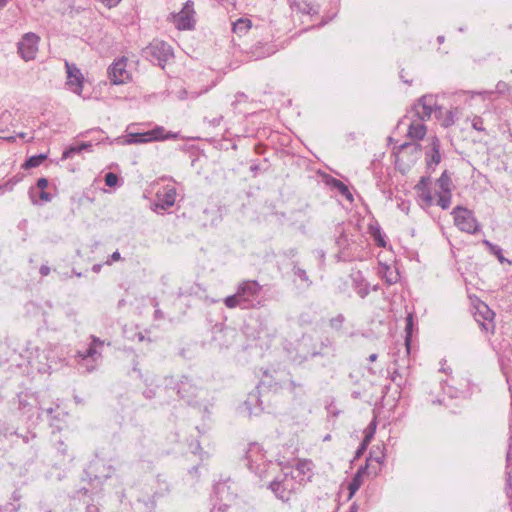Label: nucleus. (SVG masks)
<instances>
[{
  "instance_id": "obj_1",
  "label": "nucleus",
  "mask_w": 512,
  "mask_h": 512,
  "mask_svg": "<svg viewBox=\"0 0 512 512\" xmlns=\"http://www.w3.org/2000/svg\"><path fill=\"white\" fill-rule=\"evenodd\" d=\"M179 133L166 131L163 126H155L146 132L129 133L127 135V144H145L155 141H164L178 138Z\"/></svg>"
},
{
  "instance_id": "obj_2",
  "label": "nucleus",
  "mask_w": 512,
  "mask_h": 512,
  "mask_svg": "<svg viewBox=\"0 0 512 512\" xmlns=\"http://www.w3.org/2000/svg\"><path fill=\"white\" fill-rule=\"evenodd\" d=\"M144 57L161 68L173 57L172 47L162 40L155 39L143 49Z\"/></svg>"
},
{
  "instance_id": "obj_3",
  "label": "nucleus",
  "mask_w": 512,
  "mask_h": 512,
  "mask_svg": "<svg viewBox=\"0 0 512 512\" xmlns=\"http://www.w3.org/2000/svg\"><path fill=\"white\" fill-rule=\"evenodd\" d=\"M452 215L454 216V224L462 231L468 234H475L481 229L480 223L477 221L474 213L466 207L456 206Z\"/></svg>"
},
{
  "instance_id": "obj_4",
  "label": "nucleus",
  "mask_w": 512,
  "mask_h": 512,
  "mask_svg": "<svg viewBox=\"0 0 512 512\" xmlns=\"http://www.w3.org/2000/svg\"><path fill=\"white\" fill-rule=\"evenodd\" d=\"M436 109H439V113H441L440 108L437 107L435 96L432 94L423 95L418 99L417 103L412 106L411 110L407 112L404 119L415 117L418 118V120L426 121L430 119L432 112Z\"/></svg>"
},
{
  "instance_id": "obj_5",
  "label": "nucleus",
  "mask_w": 512,
  "mask_h": 512,
  "mask_svg": "<svg viewBox=\"0 0 512 512\" xmlns=\"http://www.w3.org/2000/svg\"><path fill=\"white\" fill-rule=\"evenodd\" d=\"M128 58L121 56L113 61L107 69V76L112 85H123L132 80L130 71L127 70Z\"/></svg>"
},
{
  "instance_id": "obj_6",
  "label": "nucleus",
  "mask_w": 512,
  "mask_h": 512,
  "mask_svg": "<svg viewBox=\"0 0 512 512\" xmlns=\"http://www.w3.org/2000/svg\"><path fill=\"white\" fill-rule=\"evenodd\" d=\"M194 2L187 0L180 12L173 14L176 27L179 30H191L195 26Z\"/></svg>"
},
{
  "instance_id": "obj_7",
  "label": "nucleus",
  "mask_w": 512,
  "mask_h": 512,
  "mask_svg": "<svg viewBox=\"0 0 512 512\" xmlns=\"http://www.w3.org/2000/svg\"><path fill=\"white\" fill-rule=\"evenodd\" d=\"M214 492L222 502L218 508L219 512H225L237 496L236 490L230 484V479L217 482L214 486Z\"/></svg>"
},
{
  "instance_id": "obj_8",
  "label": "nucleus",
  "mask_w": 512,
  "mask_h": 512,
  "mask_svg": "<svg viewBox=\"0 0 512 512\" xmlns=\"http://www.w3.org/2000/svg\"><path fill=\"white\" fill-rule=\"evenodd\" d=\"M39 37L32 32L23 35L18 43V53L25 60L29 61L35 58L38 51Z\"/></svg>"
},
{
  "instance_id": "obj_9",
  "label": "nucleus",
  "mask_w": 512,
  "mask_h": 512,
  "mask_svg": "<svg viewBox=\"0 0 512 512\" xmlns=\"http://www.w3.org/2000/svg\"><path fill=\"white\" fill-rule=\"evenodd\" d=\"M86 476L89 479V484L93 486L92 490L89 489V492L85 495L82 493L81 495V504H80V511L79 512H99V508L92 503L93 498L92 494L94 493L93 490L100 487L102 485V479L101 477L94 475L92 477V474L89 472V470L85 471Z\"/></svg>"
},
{
  "instance_id": "obj_10",
  "label": "nucleus",
  "mask_w": 512,
  "mask_h": 512,
  "mask_svg": "<svg viewBox=\"0 0 512 512\" xmlns=\"http://www.w3.org/2000/svg\"><path fill=\"white\" fill-rule=\"evenodd\" d=\"M87 492H89V488L81 487L64 500L62 504L55 506L53 509L46 510L45 512H79L81 495L82 493L86 495Z\"/></svg>"
},
{
  "instance_id": "obj_11",
  "label": "nucleus",
  "mask_w": 512,
  "mask_h": 512,
  "mask_svg": "<svg viewBox=\"0 0 512 512\" xmlns=\"http://www.w3.org/2000/svg\"><path fill=\"white\" fill-rule=\"evenodd\" d=\"M176 189L173 186H166L162 191L156 194V201L153 203L152 210L155 212L165 211L175 204Z\"/></svg>"
},
{
  "instance_id": "obj_12",
  "label": "nucleus",
  "mask_w": 512,
  "mask_h": 512,
  "mask_svg": "<svg viewBox=\"0 0 512 512\" xmlns=\"http://www.w3.org/2000/svg\"><path fill=\"white\" fill-rule=\"evenodd\" d=\"M261 289V285L256 280H246L238 286L237 291L241 294L242 301L248 304V308H251Z\"/></svg>"
},
{
  "instance_id": "obj_13",
  "label": "nucleus",
  "mask_w": 512,
  "mask_h": 512,
  "mask_svg": "<svg viewBox=\"0 0 512 512\" xmlns=\"http://www.w3.org/2000/svg\"><path fill=\"white\" fill-rule=\"evenodd\" d=\"M495 313L484 303L477 306L475 319L479 323L481 329L487 333H494L495 324L493 322Z\"/></svg>"
},
{
  "instance_id": "obj_14",
  "label": "nucleus",
  "mask_w": 512,
  "mask_h": 512,
  "mask_svg": "<svg viewBox=\"0 0 512 512\" xmlns=\"http://www.w3.org/2000/svg\"><path fill=\"white\" fill-rule=\"evenodd\" d=\"M67 72V85L75 93L80 94L83 89V75L80 69L73 63L65 62Z\"/></svg>"
},
{
  "instance_id": "obj_15",
  "label": "nucleus",
  "mask_w": 512,
  "mask_h": 512,
  "mask_svg": "<svg viewBox=\"0 0 512 512\" xmlns=\"http://www.w3.org/2000/svg\"><path fill=\"white\" fill-rule=\"evenodd\" d=\"M175 388L178 396L187 400V402H190L196 396L197 386L187 376H182Z\"/></svg>"
},
{
  "instance_id": "obj_16",
  "label": "nucleus",
  "mask_w": 512,
  "mask_h": 512,
  "mask_svg": "<svg viewBox=\"0 0 512 512\" xmlns=\"http://www.w3.org/2000/svg\"><path fill=\"white\" fill-rule=\"evenodd\" d=\"M406 121H409L408 124V133L407 136L414 140H421L425 137L427 132V127L423 123V120H418V118L411 117L410 119H404L400 121V123H405Z\"/></svg>"
},
{
  "instance_id": "obj_17",
  "label": "nucleus",
  "mask_w": 512,
  "mask_h": 512,
  "mask_svg": "<svg viewBox=\"0 0 512 512\" xmlns=\"http://www.w3.org/2000/svg\"><path fill=\"white\" fill-rule=\"evenodd\" d=\"M286 477V474L282 479L276 477L268 485V489H270L274 495L283 502L289 501L291 496V491L288 490L285 484Z\"/></svg>"
},
{
  "instance_id": "obj_18",
  "label": "nucleus",
  "mask_w": 512,
  "mask_h": 512,
  "mask_svg": "<svg viewBox=\"0 0 512 512\" xmlns=\"http://www.w3.org/2000/svg\"><path fill=\"white\" fill-rule=\"evenodd\" d=\"M246 464H256L264 461H268L263 452V448L258 443H250L245 452Z\"/></svg>"
},
{
  "instance_id": "obj_19",
  "label": "nucleus",
  "mask_w": 512,
  "mask_h": 512,
  "mask_svg": "<svg viewBox=\"0 0 512 512\" xmlns=\"http://www.w3.org/2000/svg\"><path fill=\"white\" fill-rule=\"evenodd\" d=\"M246 466L261 480L267 479L271 475V470H275V465L270 460L256 464H246Z\"/></svg>"
},
{
  "instance_id": "obj_20",
  "label": "nucleus",
  "mask_w": 512,
  "mask_h": 512,
  "mask_svg": "<svg viewBox=\"0 0 512 512\" xmlns=\"http://www.w3.org/2000/svg\"><path fill=\"white\" fill-rule=\"evenodd\" d=\"M431 153H426L427 168L430 169L432 165H437L441 161L440 154V140L437 136H433L430 141Z\"/></svg>"
},
{
  "instance_id": "obj_21",
  "label": "nucleus",
  "mask_w": 512,
  "mask_h": 512,
  "mask_svg": "<svg viewBox=\"0 0 512 512\" xmlns=\"http://www.w3.org/2000/svg\"><path fill=\"white\" fill-rule=\"evenodd\" d=\"M368 231L378 247L385 248L387 246V241L385 240V236L381 232V227L378 224V222L370 224Z\"/></svg>"
},
{
  "instance_id": "obj_22",
  "label": "nucleus",
  "mask_w": 512,
  "mask_h": 512,
  "mask_svg": "<svg viewBox=\"0 0 512 512\" xmlns=\"http://www.w3.org/2000/svg\"><path fill=\"white\" fill-rule=\"evenodd\" d=\"M327 184L332 188H335L342 196H344L347 200L352 201L353 196L349 191L348 187L340 180L330 177L327 181Z\"/></svg>"
},
{
  "instance_id": "obj_23",
  "label": "nucleus",
  "mask_w": 512,
  "mask_h": 512,
  "mask_svg": "<svg viewBox=\"0 0 512 512\" xmlns=\"http://www.w3.org/2000/svg\"><path fill=\"white\" fill-rule=\"evenodd\" d=\"M92 144L90 142H83L80 145L70 146L64 150L62 160L72 158L74 155L81 153L83 150H91Z\"/></svg>"
},
{
  "instance_id": "obj_24",
  "label": "nucleus",
  "mask_w": 512,
  "mask_h": 512,
  "mask_svg": "<svg viewBox=\"0 0 512 512\" xmlns=\"http://www.w3.org/2000/svg\"><path fill=\"white\" fill-rule=\"evenodd\" d=\"M482 243H483V245H485L487 247V249L490 251L491 254H493L497 257V259L499 260L500 263L511 264V261L503 256V251L500 246L493 244L492 242H490L487 239H484L482 241Z\"/></svg>"
},
{
  "instance_id": "obj_25",
  "label": "nucleus",
  "mask_w": 512,
  "mask_h": 512,
  "mask_svg": "<svg viewBox=\"0 0 512 512\" xmlns=\"http://www.w3.org/2000/svg\"><path fill=\"white\" fill-rule=\"evenodd\" d=\"M224 304L228 308L240 307L242 309H248V304L242 301L241 294L236 291L235 294L227 296L224 299Z\"/></svg>"
},
{
  "instance_id": "obj_26",
  "label": "nucleus",
  "mask_w": 512,
  "mask_h": 512,
  "mask_svg": "<svg viewBox=\"0 0 512 512\" xmlns=\"http://www.w3.org/2000/svg\"><path fill=\"white\" fill-rule=\"evenodd\" d=\"M252 26V22L248 18H239L236 22L233 23L232 30L234 33L238 35L245 34L249 31Z\"/></svg>"
},
{
  "instance_id": "obj_27",
  "label": "nucleus",
  "mask_w": 512,
  "mask_h": 512,
  "mask_svg": "<svg viewBox=\"0 0 512 512\" xmlns=\"http://www.w3.org/2000/svg\"><path fill=\"white\" fill-rule=\"evenodd\" d=\"M47 159V154L41 153L30 156L23 164V169H31L40 166Z\"/></svg>"
},
{
  "instance_id": "obj_28",
  "label": "nucleus",
  "mask_w": 512,
  "mask_h": 512,
  "mask_svg": "<svg viewBox=\"0 0 512 512\" xmlns=\"http://www.w3.org/2000/svg\"><path fill=\"white\" fill-rule=\"evenodd\" d=\"M34 193H35V189L34 188H30L29 196H30V199H31V201H32V203L34 205H41L43 203L50 202L52 200L51 194L46 192L45 190H40L38 192L39 199L35 198Z\"/></svg>"
},
{
  "instance_id": "obj_29",
  "label": "nucleus",
  "mask_w": 512,
  "mask_h": 512,
  "mask_svg": "<svg viewBox=\"0 0 512 512\" xmlns=\"http://www.w3.org/2000/svg\"><path fill=\"white\" fill-rule=\"evenodd\" d=\"M77 357L83 361H85L89 358L95 361L101 357V353L97 350V348H96V346H94V344H90L89 347L86 349V351H84V352L78 351Z\"/></svg>"
},
{
  "instance_id": "obj_30",
  "label": "nucleus",
  "mask_w": 512,
  "mask_h": 512,
  "mask_svg": "<svg viewBox=\"0 0 512 512\" xmlns=\"http://www.w3.org/2000/svg\"><path fill=\"white\" fill-rule=\"evenodd\" d=\"M413 315L409 313L406 317V326H405V346H406V354L410 353V344H411V335L413 330Z\"/></svg>"
},
{
  "instance_id": "obj_31",
  "label": "nucleus",
  "mask_w": 512,
  "mask_h": 512,
  "mask_svg": "<svg viewBox=\"0 0 512 512\" xmlns=\"http://www.w3.org/2000/svg\"><path fill=\"white\" fill-rule=\"evenodd\" d=\"M18 410L22 414H28L32 409V404L27 400V395L20 393L17 395Z\"/></svg>"
},
{
  "instance_id": "obj_32",
  "label": "nucleus",
  "mask_w": 512,
  "mask_h": 512,
  "mask_svg": "<svg viewBox=\"0 0 512 512\" xmlns=\"http://www.w3.org/2000/svg\"><path fill=\"white\" fill-rule=\"evenodd\" d=\"M292 271L295 276H297L302 282H305L307 286L312 284L307 272L305 269L301 268L297 262H293Z\"/></svg>"
},
{
  "instance_id": "obj_33",
  "label": "nucleus",
  "mask_w": 512,
  "mask_h": 512,
  "mask_svg": "<svg viewBox=\"0 0 512 512\" xmlns=\"http://www.w3.org/2000/svg\"><path fill=\"white\" fill-rule=\"evenodd\" d=\"M437 182H438L439 187L441 188V190L444 193H450L451 192L452 181H451V178L448 175V172L446 170L441 174V176H440V178L438 179Z\"/></svg>"
},
{
  "instance_id": "obj_34",
  "label": "nucleus",
  "mask_w": 512,
  "mask_h": 512,
  "mask_svg": "<svg viewBox=\"0 0 512 512\" xmlns=\"http://www.w3.org/2000/svg\"><path fill=\"white\" fill-rule=\"evenodd\" d=\"M383 278L388 285H392L399 281L400 276L398 271L392 270L389 266L386 265Z\"/></svg>"
},
{
  "instance_id": "obj_35",
  "label": "nucleus",
  "mask_w": 512,
  "mask_h": 512,
  "mask_svg": "<svg viewBox=\"0 0 512 512\" xmlns=\"http://www.w3.org/2000/svg\"><path fill=\"white\" fill-rule=\"evenodd\" d=\"M334 351V343L332 340H330L329 338H325V340H323L321 342V348L319 351H314L312 352V357H316L318 355H325L328 353V351Z\"/></svg>"
},
{
  "instance_id": "obj_36",
  "label": "nucleus",
  "mask_w": 512,
  "mask_h": 512,
  "mask_svg": "<svg viewBox=\"0 0 512 512\" xmlns=\"http://www.w3.org/2000/svg\"><path fill=\"white\" fill-rule=\"evenodd\" d=\"M458 118V109H451L446 111L445 117L442 121V126L450 127L452 126Z\"/></svg>"
},
{
  "instance_id": "obj_37",
  "label": "nucleus",
  "mask_w": 512,
  "mask_h": 512,
  "mask_svg": "<svg viewBox=\"0 0 512 512\" xmlns=\"http://www.w3.org/2000/svg\"><path fill=\"white\" fill-rule=\"evenodd\" d=\"M373 437V432H369L365 435L363 441L361 442V444L359 445V447L357 448L356 452H355V458H360L362 456V454L365 452V450L367 449V446L368 444L370 443L371 439Z\"/></svg>"
},
{
  "instance_id": "obj_38",
  "label": "nucleus",
  "mask_w": 512,
  "mask_h": 512,
  "mask_svg": "<svg viewBox=\"0 0 512 512\" xmlns=\"http://www.w3.org/2000/svg\"><path fill=\"white\" fill-rule=\"evenodd\" d=\"M344 322H345L344 315L338 314L337 316H335L329 320V326L335 331H341L343 328Z\"/></svg>"
},
{
  "instance_id": "obj_39",
  "label": "nucleus",
  "mask_w": 512,
  "mask_h": 512,
  "mask_svg": "<svg viewBox=\"0 0 512 512\" xmlns=\"http://www.w3.org/2000/svg\"><path fill=\"white\" fill-rule=\"evenodd\" d=\"M361 485H362V478H360V473H356L348 485L350 496L355 494V492L360 488Z\"/></svg>"
},
{
  "instance_id": "obj_40",
  "label": "nucleus",
  "mask_w": 512,
  "mask_h": 512,
  "mask_svg": "<svg viewBox=\"0 0 512 512\" xmlns=\"http://www.w3.org/2000/svg\"><path fill=\"white\" fill-rule=\"evenodd\" d=\"M451 204V192L450 193H444L438 194V200L437 205L440 206L443 210H446L449 208Z\"/></svg>"
},
{
  "instance_id": "obj_41",
  "label": "nucleus",
  "mask_w": 512,
  "mask_h": 512,
  "mask_svg": "<svg viewBox=\"0 0 512 512\" xmlns=\"http://www.w3.org/2000/svg\"><path fill=\"white\" fill-rule=\"evenodd\" d=\"M21 180L22 178L20 176H13L2 185V188H4L7 191H11L13 190L14 186L18 184Z\"/></svg>"
},
{
  "instance_id": "obj_42",
  "label": "nucleus",
  "mask_w": 512,
  "mask_h": 512,
  "mask_svg": "<svg viewBox=\"0 0 512 512\" xmlns=\"http://www.w3.org/2000/svg\"><path fill=\"white\" fill-rule=\"evenodd\" d=\"M420 197L426 203L427 206L432 205L433 197L429 188H425L422 191H420Z\"/></svg>"
},
{
  "instance_id": "obj_43",
  "label": "nucleus",
  "mask_w": 512,
  "mask_h": 512,
  "mask_svg": "<svg viewBox=\"0 0 512 512\" xmlns=\"http://www.w3.org/2000/svg\"><path fill=\"white\" fill-rule=\"evenodd\" d=\"M311 462L308 460H298L296 464V469L300 472V474H306V472L310 469Z\"/></svg>"
},
{
  "instance_id": "obj_44",
  "label": "nucleus",
  "mask_w": 512,
  "mask_h": 512,
  "mask_svg": "<svg viewBox=\"0 0 512 512\" xmlns=\"http://www.w3.org/2000/svg\"><path fill=\"white\" fill-rule=\"evenodd\" d=\"M105 184L109 187H113L118 183V176L115 173L109 172L105 175Z\"/></svg>"
},
{
  "instance_id": "obj_45",
  "label": "nucleus",
  "mask_w": 512,
  "mask_h": 512,
  "mask_svg": "<svg viewBox=\"0 0 512 512\" xmlns=\"http://www.w3.org/2000/svg\"><path fill=\"white\" fill-rule=\"evenodd\" d=\"M391 381L394 382L398 387H402L404 385V382L402 381V375L400 372L395 369L391 374Z\"/></svg>"
},
{
  "instance_id": "obj_46",
  "label": "nucleus",
  "mask_w": 512,
  "mask_h": 512,
  "mask_svg": "<svg viewBox=\"0 0 512 512\" xmlns=\"http://www.w3.org/2000/svg\"><path fill=\"white\" fill-rule=\"evenodd\" d=\"M430 183V177L429 176H422L416 185V189L418 191H422L425 188H428V185Z\"/></svg>"
},
{
  "instance_id": "obj_47",
  "label": "nucleus",
  "mask_w": 512,
  "mask_h": 512,
  "mask_svg": "<svg viewBox=\"0 0 512 512\" xmlns=\"http://www.w3.org/2000/svg\"><path fill=\"white\" fill-rule=\"evenodd\" d=\"M472 127L477 131H484L483 119L479 116L474 117Z\"/></svg>"
},
{
  "instance_id": "obj_48",
  "label": "nucleus",
  "mask_w": 512,
  "mask_h": 512,
  "mask_svg": "<svg viewBox=\"0 0 512 512\" xmlns=\"http://www.w3.org/2000/svg\"><path fill=\"white\" fill-rule=\"evenodd\" d=\"M20 509V504H13V503H9V504H6L5 506L2 507V510H4L5 512H18Z\"/></svg>"
},
{
  "instance_id": "obj_49",
  "label": "nucleus",
  "mask_w": 512,
  "mask_h": 512,
  "mask_svg": "<svg viewBox=\"0 0 512 512\" xmlns=\"http://www.w3.org/2000/svg\"><path fill=\"white\" fill-rule=\"evenodd\" d=\"M248 97L245 93L243 92H238L236 95H235V100L233 101L232 105H236L237 103L239 102H242V101H247Z\"/></svg>"
},
{
  "instance_id": "obj_50",
  "label": "nucleus",
  "mask_w": 512,
  "mask_h": 512,
  "mask_svg": "<svg viewBox=\"0 0 512 512\" xmlns=\"http://www.w3.org/2000/svg\"><path fill=\"white\" fill-rule=\"evenodd\" d=\"M48 179L46 178H39L37 180V188L40 189V190H45L47 187H48Z\"/></svg>"
},
{
  "instance_id": "obj_51",
  "label": "nucleus",
  "mask_w": 512,
  "mask_h": 512,
  "mask_svg": "<svg viewBox=\"0 0 512 512\" xmlns=\"http://www.w3.org/2000/svg\"><path fill=\"white\" fill-rule=\"evenodd\" d=\"M399 148H400V150H405V149H408V148H412L415 151H419L421 146L419 144H417V143H415V144L404 143Z\"/></svg>"
},
{
  "instance_id": "obj_52",
  "label": "nucleus",
  "mask_w": 512,
  "mask_h": 512,
  "mask_svg": "<svg viewBox=\"0 0 512 512\" xmlns=\"http://www.w3.org/2000/svg\"><path fill=\"white\" fill-rule=\"evenodd\" d=\"M347 243V238H346V235L342 232L339 237H337L336 239V244L339 246V247H344Z\"/></svg>"
},
{
  "instance_id": "obj_53",
  "label": "nucleus",
  "mask_w": 512,
  "mask_h": 512,
  "mask_svg": "<svg viewBox=\"0 0 512 512\" xmlns=\"http://www.w3.org/2000/svg\"><path fill=\"white\" fill-rule=\"evenodd\" d=\"M264 377H265V378H268V373H267V372H265V373H264ZM263 386L272 387V382H271V380L262 379V380L260 381L259 385L257 386V388H258V389H260V388H261V387H263Z\"/></svg>"
},
{
  "instance_id": "obj_54",
  "label": "nucleus",
  "mask_w": 512,
  "mask_h": 512,
  "mask_svg": "<svg viewBox=\"0 0 512 512\" xmlns=\"http://www.w3.org/2000/svg\"><path fill=\"white\" fill-rule=\"evenodd\" d=\"M50 271H51V269H50V267L48 265H41L40 266L39 273L42 276H48Z\"/></svg>"
},
{
  "instance_id": "obj_55",
  "label": "nucleus",
  "mask_w": 512,
  "mask_h": 512,
  "mask_svg": "<svg viewBox=\"0 0 512 512\" xmlns=\"http://www.w3.org/2000/svg\"><path fill=\"white\" fill-rule=\"evenodd\" d=\"M143 396H144L146 399H152L153 397H155V390H154V389H146V390L143 392Z\"/></svg>"
},
{
  "instance_id": "obj_56",
  "label": "nucleus",
  "mask_w": 512,
  "mask_h": 512,
  "mask_svg": "<svg viewBox=\"0 0 512 512\" xmlns=\"http://www.w3.org/2000/svg\"><path fill=\"white\" fill-rule=\"evenodd\" d=\"M91 344H94V346H96V348L98 346H102L104 344V342L102 340H100L98 337L96 336H91Z\"/></svg>"
},
{
  "instance_id": "obj_57",
  "label": "nucleus",
  "mask_w": 512,
  "mask_h": 512,
  "mask_svg": "<svg viewBox=\"0 0 512 512\" xmlns=\"http://www.w3.org/2000/svg\"><path fill=\"white\" fill-rule=\"evenodd\" d=\"M222 6L234 5L235 0H216Z\"/></svg>"
},
{
  "instance_id": "obj_58",
  "label": "nucleus",
  "mask_w": 512,
  "mask_h": 512,
  "mask_svg": "<svg viewBox=\"0 0 512 512\" xmlns=\"http://www.w3.org/2000/svg\"><path fill=\"white\" fill-rule=\"evenodd\" d=\"M21 494L18 490H15L13 493H12V496H11V499L13 501H19L21 499Z\"/></svg>"
},
{
  "instance_id": "obj_59",
  "label": "nucleus",
  "mask_w": 512,
  "mask_h": 512,
  "mask_svg": "<svg viewBox=\"0 0 512 512\" xmlns=\"http://www.w3.org/2000/svg\"><path fill=\"white\" fill-rule=\"evenodd\" d=\"M120 259H121V255H120L119 251H115L111 254L112 261H118Z\"/></svg>"
},
{
  "instance_id": "obj_60",
  "label": "nucleus",
  "mask_w": 512,
  "mask_h": 512,
  "mask_svg": "<svg viewBox=\"0 0 512 512\" xmlns=\"http://www.w3.org/2000/svg\"><path fill=\"white\" fill-rule=\"evenodd\" d=\"M223 119L222 116L218 117V118H213L211 121H210V124L213 125V126H218L221 122V120Z\"/></svg>"
},
{
  "instance_id": "obj_61",
  "label": "nucleus",
  "mask_w": 512,
  "mask_h": 512,
  "mask_svg": "<svg viewBox=\"0 0 512 512\" xmlns=\"http://www.w3.org/2000/svg\"><path fill=\"white\" fill-rule=\"evenodd\" d=\"M368 469V465L366 464L365 466H361L356 473H360V478H362L363 474L366 473Z\"/></svg>"
},
{
  "instance_id": "obj_62",
  "label": "nucleus",
  "mask_w": 512,
  "mask_h": 512,
  "mask_svg": "<svg viewBox=\"0 0 512 512\" xmlns=\"http://www.w3.org/2000/svg\"><path fill=\"white\" fill-rule=\"evenodd\" d=\"M400 78L402 79V81L406 84H411L412 83V80H408L406 79V75H404V70H401L400 72Z\"/></svg>"
},
{
  "instance_id": "obj_63",
  "label": "nucleus",
  "mask_w": 512,
  "mask_h": 512,
  "mask_svg": "<svg viewBox=\"0 0 512 512\" xmlns=\"http://www.w3.org/2000/svg\"><path fill=\"white\" fill-rule=\"evenodd\" d=\"M512 460V447H509V450L507 452L506 461L510 462Z\"/></svg>"
},
{
  "instance_id": "obj_64",
  "label": "nucleus",
  "mask_w": 512,
  "mask_h": 512,
  "mask_svg": "<svg viewBox=\"0 0 512 512\" xmlns=\"http://www.w3.org/2000/svg\"><path fill=\"white\" fill-rule=\"evenodd\" d=\"M43 2L44 0H31V4L33 5V7H38Z\"/></svg>"
}]
</instances>
